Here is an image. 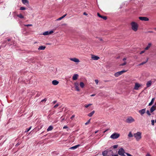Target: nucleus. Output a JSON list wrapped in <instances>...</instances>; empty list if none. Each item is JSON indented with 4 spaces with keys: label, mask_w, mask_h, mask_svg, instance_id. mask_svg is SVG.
<instances>
[{
    "label": "nucleus",
    "mask_w": 156,
    "mask_h": 156,
    "mask_svg": "<svg viewBox=\"0 0 156 156\" xmlns=\"http://www.w3.org/2000/svg\"><path fill=\"white\" fill-rule=\"evenodd\" d=\"M131 29L134 31H136L138 29V23L134 22L132 21L130 23Z\"/></svg>",
    "instance_id": "1"
},
{
    "label": "nucleus",
    "mask_w": 156,
    "mask_h": 156,
    "mask_svg": "<svg viewBox=\"0 0 156 156\" xmlns=\"http://www.w3.org/2000/svg\"><path fill=\"white\" fill-rule=\"evenodd\" d=\"M133 136L137 141H139L141 138V133L139 132H137L134 134Z\"/></svg>",
    "instance_id": "2"
},
{
    "label": "nucleus",
    "mask_w": 156,
    "mask_h": 156,
    "mask_svg": "<svg viewBox=\"0 0 156 156\" xmlns=\"http://www.w3.org/2000/svg\"><path fill=\"white\" fill-rule=\"evenodd\" d=\"M142 87V84H141L139 83H136L133 89L136 90H138L140 89V88Z\"/></svg>",
    "instance_id": "3"
},
{
    "label": "nucleus",
    "mask_w": 156,
    "mask_h": 156,
    "mask_svg": "<svg viewBox=\"0 0 156 156\" xmlns=\"http://www.w3.org/2000/svg\"><path fill=\"white\" fill-rule=\"evenodd\" d=\"M120 134L117 133H114L112 134L110 136V138L112 139H116L120 136Z\"/></svg>",
    "instance_id": "4"
},
{
    "label": "nucleus",
    "mask_w": 156,
    "mask_h": 156,
    "mask_svg": "<svg viewBox=\"0 0 156 156\" xmlns=\"http://www.w3.org/2000/svg\"><path fill=\"white\" fill-rule=\"evenodd\" d=\"M135 119L131 116L128 117L126 119V122L129 123H131L132 122H134Z\"/></svg>",
    "instance_id": "5"
},
{
    "label": "nucleus",
    "mask_w": 156,
    "mask_h": 156,
    "mask_svg": "<svg viewBox=\"0 0 156 156\" xmlns=\"http://www.w3.org/2000/svg\"><path fill=\"white\" fill-rule=\"evenodd\" d=\"M126 72V71L123 70H122V71L117 72L115 74V76L116 77H118L119 76L122 74L123 73Z\"/></svg>",
    "instance_id": "6"
},
{
    "label": "nucleus",
    "mask_w": 156,
    "mask_h": 156,
    "mask_svg": "<svg viewBox=\"0 0 156 156\" xmlns=\"http://www.w3.org/2000/svg\"><path fill=\"white\" fill-rule=\"evenodd\" d=\"M69 59L72 61H73L76 63H78L80 62L79 60L76 58H71Z\"/></svg>",
    "instance_id": "7"
},
{
    "label": "nucleus",
    "mask_w": 156,
    "mask_h": 156,
    "mask_svg": "<svg viewBox=\"0 0 156 156\" xmlns=\"http://www.w3.org/2000/svg\"><path fill=\"white\" fill-rule=\"evenodd\" d=\"M79 83L77 82H76L74 83L75 88L76 90L78 91H80V88L79 87Z\"/></svg>",
    "instance_id": "8"
},
{
    "label": "nucleus",
    "mask_w": 156,
    "mask_h": 156,
    "mask_svg": "<svg viewBox=\"0 0 156 156\" xmlns=\"http://www.w3.org/2000/svg\"><path fill=\"white\" fill-rule=\"evenodd\" d=\"M139 19L142 21H148L149 20V19L147 17H139Z\"/></svg>",
    "instance_id": "9"
},
{
    "label": "nucleus",
    "mask_w": 156,
    "mask_h": 156,
    "mask_svg": "<svg viewBox=\"0 0 156 156\" xmlns=\"http://www.w3.org/2000/svg\"><path fill=\"white\" fill-rule=\"evenodd\" d=\"M124 149L122 148L120 149L118 151V154L120 155H122L124 154Z\"/></svg>",
    "instance_id": "10"
},
{
    "label": "nucleus",
    "mask_w": 156,
    "mask_h": 156,
    "mask_svg": "<svg viewBox=\"0 0 156 156\" xmlns=\"http://www.w3.org/2000/svg\"><path fill=\"white\" fill-rule=\"evenodd\" d=\"M53 33V31L52 30L50 31H47L44 32L43 34L44 35H47L50 34H51Z\"/></svg>",
    "instance_id": "11"
},
{
    "label": "nucleus",
    "mask_w": 156,
    "mask_h": 156,
    "mask_svg": "<svg viewBox=\"0 0 156 156\" xmlns=\"http://www.w3.org/2000/svg\"><path fill=\"white\" fill-rule=\"evenodd\" d=\"M146 112V109L144 108L142 109L141 110H140L139 111V112L140 114L142 115H143L145 112Z\"/></svg>",
    "instance_id": "12"
},
{
    "label": "nucleus",
    "mask_w": 156,
    "mask_h": 156,
    "mask_svg": "<svg viewBox=\"0 0 156 156\" xmlns=\"http://www.w3.org/2000/svg\"><path fill=\"white\" fill-rule=\"evenodd\" d=\"M91 58L93 59L96 60H98L100 58L99 57L94 55H91Z\"/></svg>",
    "instance_id": "13"
},
{
    "label": "nucleus",
    "mask_w": 156,
    "mask_h": 156,
    "mask_svg": "<svg viewBox=\"0 0 156 156\" xmlns=\"http://www.w3.org/2000/svg\"><path fill=\"white\" fill-rule=\"evenodd\" d=\"M79 76V75L78 74H75L73 76L72 79L73 80H76L77 79Z\"/></svg>",
    "instance_id": "14"
},
{
    "label": "nucleus",
    "mask_w": 156,
    "mask_h": 156,
    "mask_svg": "<svg viewBox=\"0 0 156 156\" xmlns=\"http://www.w3.org/2000/svg\"><path fill=\"white\" fill-rule=\"evenodd\" d=\"M152 45V44L151 43H149L148 44L147 47L145 48V50H148Z\"/></svg>",
    "instance_id": "15"
},
{
    "label": "nucleus",
    "mask_w": 156,
    "mask_h": 156,
    "mask_svg": "<svg viewBox=\"0 0 156 156\" xmlns=\"http://www.w3.org/2000/svg\"><path fill=\"white\" fill-rule=\"evenodd\" d=\"M97 15H98V16H99V17H100V18H102L104 20H106L107 19V17L106 16H101L98 13H97Z\"/></svg>",
    "instance_id": "16"
},
{
    "label": "nucleus",
    "mask_w": 156,
    "mask_h": 156,
    "mask_svg": "<svg viewBox=\"0 0 156 156\" xmlns=\"http://www.w3.org/2000/svg\"><path fill=\"white\" fill-rule=\"evenodd\" d=\"M156 106L155 105H153L150 109V111L151 112H154L156 109Z\"/></svg>",
    "instance_id": "17"
},
{
    "label": "nucleus",
    "mask_w": 156,
    "mask_h": 156,
    "mask_svg": "<svg viewBox=\"0 0 156 156\" xmlns=\"http://www.w3.org/2000/svg\"><path fill=\"white\" fill-rule=\"evenodd\" d=\"M80 145L79 144L76 145L75 146L71 147H70L69 149H72V150H75L77 148V147H78L79 146H80Z\"/></svg>",
    "instance_id": "18"
},
{
    "label": "nucleus",
    "mask_w": 156,
    "mask_h": 156,
    "mask_svg": "<svg viewBox=\"0 0 156 156\" xmlns=\"http://www.w3.org/2000/svg\"><path fill=\"white\" fill-rule=\"evenodd\" d=\"M59 83L58 81L56 80H54L52 81V83L53 85H57Z\"/></svg>",
    "instance_id": "19"
},
{
    "label": "nucleus",
    "mask_w": 156,
    "mask_h": 156,
    "mask_svg": "<svg viewBox=\"0 0 156 156\" xmlns=\"http://www.w3.org/2000/svg\"><path fill=\"white\" fill-rule=\"evenodd\" d=\"M46 48V47L44 46H41L38 48V50H44Z\"/></svg>",
    "instance_id": "20"
},
{
    "label": "nucleus",
    "mask_w": 156,
    "mask_h": 156,
    "mask_svg": "<svg viewBox=\"0 0 156 156\" xmlns=\"http://www.w3.org/2000/svg\"><path fill=\"white\" fill-rule=\"evenodd\" d=\"M22 2L23 3L24 5H26V4H29V2L28 0H22Z\"/></svg>",
    "instance_id": "21"
},
{
    "label": "nucleus",
    "mask_w": 156,
    "mask_h": 156,
    "mask_svg": "<svg viewBox=\"0 0 156 156\" xmlns=\"http://www.w3.org/2000/svg\"><path fill=\"white\" fill-rule=\"evenodd\" d=\"M80 87L81 88H83L84 87V86H85V84H84V83L82 82H80Z\"/></svg>",
    "instance_id": "22"
},
{
    "label": "nucleus",
    "mask_w": 156,
    "mask_h": 156,
    "mask_svg": "<svg viewBox=\"0 0 156 156\" xmlns=\"http://www.w3.org/2000/svg\"><path fill=\"white\" fill-rule=\"evenodd\" d=\"M154 100H155V98H153L152 100H151V102L149 103V106H151V105H152V104L154 102Z\"/></svg>",
    "instance_id": "23"
},
{
    "label": "nucleus",
    "mask_w": 156,
    "mask_h": 156,
    "mask_svg": "<svg viewBox=\"0 0 156 156\" xmlns=\"http://www.w3.org/2000/svg\"><path fill=\"white\" fill-rule=\"evenodd\" d=\"M94 113H95V111H92V112H91L88 115V116H89V117H91L93 115V114Z\"/></svg>",
    "instance_id": "24"
},
{
    "label": "nucleus",
    "mask_w": 156,
    "mask_h": 156,
    "mask_svg": "<svg viewBox=\"0 0 156 156\" xmlns=\"http://www.w3.org/2000/svg\"><path fill=\"white\" fill-rule=\"evenodd\" d=\"M17 16L20 18L23 19L24 18V16L21 14H20L17 15Z\"/></svg>",
    "instance_id": "25"
},
{
    "label": "nucleus",
    "mask_w": 156,
    "mask_h": 156,
    "mask_svg": "<svg viewBox=\"0 0 156 156\" xmlns=\"http://www.w3.org/2000/svg\"><path fill=\"white\" fill-rule=\"evenodd\" d=\"M151 81H148L147 83V87H150L151 85Z\"/></svg>",
    "instance_id": "26"
},
{
    "label": "nucleus",
    "mask_w": 156,
    "mask_h": 156,
    "mask_svg": "<svg viewBox=\"0 0 156 156\" xmlns=\"http://www.w3.org/2000/svg\"><path fill=\"white\" fill-rule=\"evenodd\" d=\"M148 58H147V60H146V61H145V62H142V63H140V64H139L138 65V66H141V65H144V64H145L147 62V61H148Z\"/></svg>",
    "instance_id": "27"
},
{
    "label": "nucleus",
    "mask_w": 156,
    "mask_h": 156,
    "mask_svg": "<svg viewBox=\"0 0 156 156\" xmlns=\"http://www.w3.org/2000/svg\"><path fill=\"white\" fill-rule=\"evenodd\" d=\"M53 129V127L51 126H50L47 129V131H51Z\"/></svg>",
    "instance_id": "28"
},
{
    "label": "nucleus",
    "mask_w": 156,
    "mask_h": 156,
    "mask_svg": "<svg viewBox=\"0 0 156 156\" xmlns=\"http://www.w3.org/2000/svg\"><path fill=\"white\" fill-rule=\"evenodd\" d=\"M102 154L104 156H107V152L106 151H105L102 152Z\"/></svg>",
    "instance_id": "29"
},
{
    "label": "nucleus",
    "mask_w": 156,
    "mask_h": 156,
    "mask_svg": "<svg viewBox=\"0 0 156 156\" xmlns=\"http://www.w3.org/2000/svg\"><path fill=\"white\" fill-rule=\"evenodd\" d=\"M128 136L129 137H133V134H132V133H131V132H130L129 133V134H128Z\"/></svg>",
    "instance_id": "30"
},
{
    "label": "nucleus",
    "mask_w": 156,
    "mask_h": 156,
    "mask_svg": "<svg viewBox=\"0 0 156 156\" xmlns=\"http://www.w3.org/2000/svg\"><path fill=\"white\" fill-rule=\"evenodd\" d=\"M92 105V104H89L85 105H84V107H85V108H87L88 107H89V106L91 105Z\"/></svg>",
    "instance_id": "31"
},
{
    "label": "nucleus",
    "mask_w": 156,
    "mask_h": 156,
    "mask_svg": "<svg viewBox=\"0 0 156 156\" xmlns=\"http://www.w3.org/2000/svg\"><path fill=\"white\" fill-rule=\"evenodd\" d=\"M26 9V8L24 7H21L20 9L21 10H25Z\"/></svg>",
    "instance_id": "32"
},
{
    "label": "nucleus",
    "mask_w": 156,
    "mask_h": 156,
    "mask_svg": "<svg viewBox=\"0 0 156 156\" xmlns=\"http://www.w3.org/2000/svg\"><path fill=\"white\" fill-rule=\"evenodd\" d=\"M126 62H125L123 63L120 64V66H124L126 65Z\"/></svg>",
    "instance_id": "33"
},
{
    "label": "nucleus",
    "mask_w": 156,
    "mask_h": 156,
    "mask_svg": "<svg viewBox=\"0 0 156 156\" xmlns=\"http://www.w3.org/2000/svg\"><path fill=\"white\" fill-rule=\"evenodd\" d=\"M90 119H89L87 122H86V123H85V125H87V124H88L90 122Z\"/></svg>",
    "instance_id": "34"
},
{
    "label": "nucleus",
    "mask_w": 156,
    "mask_h": 156,
    "mask_svg": "<svg viewBox=\"0 0 156 156\" xmlns=\"http://www.w3.org/2000/svg\"><path fill=\"white\" fill-rule=\"evenodd\" d=\"M59 105V104H58V103H57L54 106V108H56L57 107H58Z\"/></svg>",
    "instance_id": "35"
},
{
    "label": "nucleus",
    "mask_w": 156,
    "mask_h": 156,
    "mask_svg": "<svg viewBox=\"0 0 156 156\" xmlns=\"http://www.w3.org/2000/svg\"><path fill=\"white\" fill-rule=\"evenodd\" d=\"M145 51H146V50H145V49H144V50H143L142 51H141L140 53V54H142L144 53Z\"/></svg>",
    "instance_id": "36"
},
{
    "label": "nucleus",
    "mask_w": 156,
    "mask_h": 156,
    "mask_svg": "<svg viewBox=\"0 0 156 156\" xmlns=\"http://www.w3.org/2000/svg\"><path fill=\"white\" fill-rule=\"evenodd\" d=\"M147 113L149 115H151V114L150 113V112L149 110H147Z\"/></svg>",
    "instance_id": "37"
},
{
    "label": "nucleus",
    "mask_w": 156,
    "mask_h": 156,
    "mask_svg": "<svg viewBox=\"0 0 156 156\" xmlns=\"http://www.w3.org/2000/svg\"><path fill=\"white\" fill-rule=\"evenodd\" d=\"M151 124L152 125H154V120H152L151 121Z\"/></svg>",
    "instance_id": "38"
},
{
    "label": "nucleus",
    "mask_w": 156,
    "mask_h": 156,
    "mask_svg": "<svg viewBox=\"0 0 156 156\" xmlns=\"http://www.w3.org/2000/svg\"><path fill=\"white\" fill-rule=\"evenodd\" d=\"M31 126L30 127L29 129H27V130L25 132H28L31 129Z\"/></svg>",
    "instance_id": "39"
},
{
    "label": "nucleus",
    "mask_w": 156,
    "mask_h": 156,
    "mask_svg": "<svg viewBox=\"0 0 156 156\" xmlns=\"http://www.w3.org/2000/svg\"><path fill=\"white\" fill-rule=\"evenodd\" d=\"M24 26H27V27L32 26V25L31 24H26V25H25Z\"/></svg>",
    "instance_id": "40"
},
{
    "label": "nucleus",
    "mask_w": 156,
    "mask_h": 156,
    "mask_svg": "<svg viewBox=\"0 0 156 156\" xmlns=\"http://www.w3.org/2000/svg\"><path fill=\"white\" fill-rule=\"evenodd\" d=\"M94 81H95V83H96V84H98V80H95Z\"/></svg>",
    "instance_id": "41"
},
{
    "label": "nucleus",
    "mask_w": 156,
    "mask_h": 156,
    "mask_svg": "<svg viewBox=\"0 0 156 156\" xmlns=\"http://www.w3.org/2000/svg\"><path fill=\"white\" fill-rule=\"evenodd\" d=\"M118 147V145H114L113 146V148H114V149H115V148H116Z\"/></svg>",
    "instance_id": "42"
},
{
    "label": "nucleus",
    "mask_w": 156,
    "mask_h": 156,
    "mask_svg": "<svg viewBox=\"0 0 156 156\" xmlns=\"http://www.w3.org/2000/svg\"><path fill=\"white\" fill-rule=\"evenodd\" d=\"M47 100V99L46 98H44V99L42 100L41 101V102H43V101H46Z\"/></svg>",
    "instance_id": "43"
},
{
    "label": "nucleus",
    "mask_w": 156,
    "mask_h": 156,
    "mask_svg": "<svg viewBox=\"0 0 156 156\" xmlns=\"http://www.w3.org/2000/svg\"><path fill=\"white\" fill-rule=\"evenodd\" d=\"M62 19V18L61 17H60L58 19H57L56 20L57 21H58V20H61Z\"/></svg>",
    "instance_id": "44"
},
{
    "label": "nucleus",
    "mask_w": 156,
    "mask_h": 156,
    "mask_svg": "<svg viewBox=\"0 0 156 156\" xmlns=\"http://www.w3.org/2000/svg\"><path fill=\"white\" fill-rule=\"evenodd\" d=\"M75 115H73L71 117V119H73Z\"/></svg>",
    "instance_id": "45"
},
{
    "label": "nucleus",
    "mask_w": 156,
    "mask_h": 156,
    "mask_svg": "<svg viewBox=\"0 0 156 156\" xmlns=\"http://www.w3.org/2000/svg\"><path fill=\"white\" fill-rule=\"evenodd\" d=\"M56 102H57V101H54L52 102V103H53V104H55V103H56Z\"/></svg>",
    "instance_id": "46"
},
{
    "label": "nucleus",
    "mask_w": 156,
    "mask_h": 156,
    "mask_svg": "<svg viewBox=\"0 0 156 156\" xmlns=\"http://www.w3.org/2000/svg\"><path fill=\"white\" fill-rule=\"evenodd\" d=\"M126 154H127V155L128 156H132L130 154L127 153H126Z\"/></svg>",
    "instance_id": "47"
},
{
    "label": "nucleus",
    "mask_w": 156,
    "mask_h": 156,
    "mask_svg": "<svg viewBox=\"0 0 156 156\" xmlns=\"http://www.w3.org/2000/svg\"><path fill=\"white\" fill-rule=\"evenodd\" d=\"M68 128V127L67 126H65L63 127V129H67Z\"/></svg>",
    "instance_id": "48"
},
{
    "label": "nucleus",
    "mask_w": 156,
    "mask_h": 156,
    "mask_svg": "<svg viewBox=\"0 0 156 156\" xmlns=\"http://www.w3.org/2000/svg\"><path fill=\"white\" fill-rule=\"evenodd\" d=\"M83 14L84 15L87 16V14L85 12H84L83 13Z\"/></svg>",
    "instance_id": "49"
},
{
    "label": "nucleus",
    "mask_w": 156,
    "mask_h": 156,
    "mask_svg": "<svg viewBox=\"0 0 156 156\" xmlns=\"http://www.w3.org/2000/svg\"><path fill=\"white\" fill-rule=\"evenodd\" d=\"M146 156H151L149 154L147 153L146 154Z\"/></svg>",
    "instance_id": "50"
},
{
    "label": "nucleus",
    "mask_w": 156,
    "mask_h": 156,
    "mask_svg": "<svg viewBox=\"0 0 156 156\" xmlns=\"http://www.w3.org/2000/svg\"><path fill=\"white\" fill-rule=\"evenodd\" d=\"M95 94H92L91 95H90V96H91V97H93V96H95Z\"/></svg>",
    "instance_id": "51"
},
{
    "label": "nucleus",
    "mask_w": 156,
    "mask_h": 156,
    "mask_svg": "<svg viewBox=\"0 0 156 156\" xmlns=\"http://www.w3.org/2000/svg\"><path fill=\"white\" fill-rule=\"evenodd\" d=\"M98 39H99V40L100 41H103V40H102V38H98Z\"/></svg>",
    "instance_id": "52"
},
{
    "label": "nucleus",
    "mask_w": 156,
    "mask_h": 156,
    "mask_svg": "<svg viewBox=\"0 0 156 156\" xmlns=\"http://www.w3.org/2000/svg\"><path fill=\"white\" fill-rule=\"evenodd\" d=\"M66 16V14H65L62 16L64 18Z\"/></svg>",
    "instance_id": "53"
},
{
    "label": "nucleus",
    "mask_w": 156,
    "mask_h": 156,
    "mask_svg": "<svg viewBox=\"0 0 156 156\" xmlns=\"http://www.w3.org/2000/svg\"><path fill=\"white\" fill-rule=\"evenodd\" d=\"M126 58H124L123 59V61H125L126 60Z\"/></svg>",
    "instance_id": "54"
},
{
    "label": "nucleus",
    "mask_w": 156,
    "mask_h": 156,
    "mask_svg": "<svg viewBox=\"0 0 156 156\" xmlns=\"http://www.w3.org/2000/svg\"><path fill=\"white\" fill-rule=\"evenodd\" d=\"M112 156H118V155L117 154H115L112 155Z\"/></svg>",
    "instance_id": "55"
},
{
    "label": "nucleus",
    "mask_w": 156,
    "mask_h": 156,
    "mask_svg": "<svg viewBox=\"0 0 156 156\" xmlns=\"http://www.w3.org/2000/svg\"><path fill=\"white\" fill-rule=\"evenodd\" d=\"M98 130H97V131H96L95 132V133H97L98 132Z\"/></svg>",
    "instance_id": "56"
},
{
    "label": "nucleus",
    "mask_w": 156,
    "mask_h": 156,
    "mask_svg": "<svg viewBox=\"0 0 156 156\" xmlns=\"http://www.w3.org/2000/svg\"><path fill=\"white\" fill-rule=\"evenodd\" d=\"M121 156H126L124 154L121 155Z\"/></svg>",
    "instance_id": "57"
},
{
    "label": "nucleus",
    "mask_w": 156,
    "mask_h": 156,
    "mask_svg": "<svg viewBox=\"0 0 156 156\" xmlns=\"http://www.w3.org/2000/svg\"><path fill=\"white\" fill-rule=\"evenodd\" d=\"M149 32H150V33H152L153 32L152 31H151Z\"/></svg>",
    "instance_id": "58"
},
{
    "label": "nucleus",
    "mask_w": 156,
    "mask_h": 156,
    "mask_svg": "<svg viewBox=\"0 0 156 156\" xmlns=\"http://www.w3.org/2000/svg\"><path fill=\"white\" fill-rule=\"evenodd\" d=\"M62 18V19L63 18H64V17H63V16H62V17H61Z\"/></svg>",
    "instance_id": "59"
},
{
    "label": "nucleus",
    "mask_w": 156,
    "mask_h": 156,
    "mask_svg": "<svg viewBox=\"0 0 156 156\" xmlns=\"http://www.w3.org/2000/svg\"><path fill=\"white\" fill-rule=\"evenodd\" d=\"M64 119V118H63L62 119V120H63Z\"/></svg>",
    "instance_id": "60"
},
{
    "label": "nucleus",
    "mask_w": 156,
    "mask_h": 156,
    "mask_svg": "<svg viewBox=\"0 0 156 156\" xmlns=\"http://www.w3.org/2000/svg\"><path fill=\"white\" fill-rule=\"evenodd\" d=\"M8 41H10V39H8Z\"/></svg>",
    "instance_id": "61"
},
{
    "label": "nucleus",
    "mask_w": 156,
    "mask_h": 156,
    "mask_svg": "<svg viewBox=\"0 0 156 156\" xmlns=\"http://www.w3.org/2000/svg\"><path fill=\"white\" fill-rule=\"evenodd\" d=\"M1 47H2V46H0V49H1Z\"/></svg>",
    "instance_id": "62"
},
{
    "label": "nucleus",
    "mask_w": 156,
    "mask_h": 156,
    "mask_svg": "<svg viewBox=\"0 0 156 156\" xmlns=\"http://www.w3.org/2000/svg\"><path fill=\"white\" fill-rule=\"evenodd\" d=\"M106 131H107V130H106V131H104V133L105 132H106Z\"/></svg>",
    "instance_id": "63"
}]
</instances>
